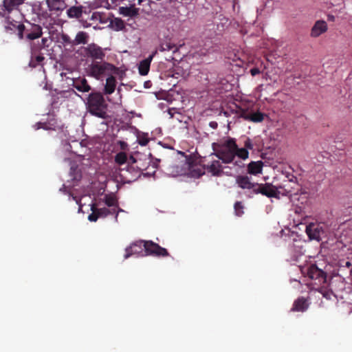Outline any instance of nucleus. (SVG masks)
I'll return each mask as SVG.
<instances>
[{"label":"nucleus","instance_id":"obj_1","mask_svg":"<svg viewBox=\"0 0 352 352\" xmlns=\"http://www.w3.org/2000/svg\"><path fill=\"white\" fill-rule=\"evenodd\" d=\"M302 272L306 276L312 280L311 283L317 286L314 288L323 295L324 297L329 298L330 293L327 289V273L320 269L316 264H311L307 267H304Z\"/></svg>","mask_w":352,"mask_h":352},{"label":"nucleus","instance_id":"obj_2","mask_svg":"<svg viewBox=\"0 0 352 352\" xmlns=\"http://www.w3.org/2000/svg\"><path fill=\"white\" fill-rule=\"evenodd\" d=\"M86 106L91 115L102 119L107 118V104L100 93H91L87 97Z\"/></svg>","mask_w":352,"mask_h":352},{"label":"nucleus","instance_id":"obj_3","mask_svg":"<svg viewBox=\"0 0 352 352\" xmlns=\"http://www.w3.org/2000/svg\"><path fill=\"white\" fill-rule=\"evenodd\" d=\"M236 148V143L234 138H228L223 144L219 146L214 153H211L209 157L216 156L224 164H230L234 160V149Z\"/></svg>","mask_w":352,"mask_h":352},{"label":"nucleus","instance_id":"obj_4","mask_svg":"<svg viewBox=\"0 0 352 352\" xmlns=\"http://www.w3.org/2000/svg\"><path fill=\"white\" fill-rule=\"evenodd\" d=\"M282 187L275 186L271 183L258 184L255 188L254 192H250L247 195L248 198H252L254 195L261 194L269 198H279L280 191L279 189Z\"/></svg>","mask_w":352,"mask_h":352},{"label":"nucleus","instance_id":"obj_5","mask_svg":"<svg viewBox=\"0 0 352 352\" xmlns=\"http://www.w3.org/2000/svg\"><path fill=\"white\" fill-rule=\"evenodd\" d=\"M116 69L115 66L107 62H94L89 66L90 75L97 79L106 74H111Z\"/></svg>","mask_w":352,"mask_h":352},{"label":"nucleus","instance_id":"obj_6","mask_svg":"<svg viewBox=\"0 0 352 352\" xmlns=\"http://www.w3.org/2000/svg\"><path fill=\"white\" fill-rule=\"evenodd\" d=\"M144 252L146 256L155 257H167L169 256V253L166 248L161 247L153 241H146L144 242Z\"/></svg>","mask_w":352,"mask_h":352},{"label":"nucleus","instance_id":"obj_7","mask_svg":"<svg viewBox=\"0 0 352 352\" xmlns=\"http://www.w3.org/2000/svg\"><path fill=\"white\" fill-rule=\"evenodd\" d=\"M305 232L311 240L320 241L325 235V225L322 223H310L306 226Z\"/></svg>","mask_w":352,"mask_h":352},{"label":"nucleus","instance_id":"obj_8","mask_svg":"<svg viewBox=\"0 0 352 352\" xmlns=\"http://www.w3.org/2000/svg\"><path fill=\"white\" fill-rule=\"evenodd\" d=\"M202 162L204 168L206 170L210 173L212 176L219 177L223 173V167L219 160H214L213 157H204Z\"/></svg>","mask_w":352,"mask_h":352},{"label":"nucleus","instance_id":"obj_9","mask_svg":"<svg viewBox=\"0 0 352 352\" xmlns=\"http://www.w3.org/2000/svg\"><path fill=\"white\" fill-rule=\"evenodd\" d=\"M145 241H146L144 240H139L132 243L125 249L126 253L124 256V258L126 259L133 255H137L138 256H146L144 252Z\"/></svg>","mask_w":352,"mask_h":352},{"label":"nucleus","instance_id":"obj_10","mask_svg":"<svg viewBox=\"0 0 352 352\" xmlns=\"http://www.w3.org/2000/svg\"><path fill=\"white\" fill-rule=\"evenodd\" d=\"M85 52L87 57L94 60H102L105 56V53L102 48L95 43L88 45L87 47H85Z\"/></svg>","mask_w":352,"mask_h":352},{"label":"nucleus","instance_id":"obj_11","mask_svg":"<svg viewBox=\"0 0 352 352\" xmlns=\"http://www.w3.org/2000/svg\"><path fill=\"white\" fill-rule=\"evenodd\" d=\"M236 183L242 189L248 190L246 195L250 192H254L257 186V182H252L251 177L248 175H238L236 177Z\"/></svg>","mask_w":352,"mask_h":352},{"label":"nucleus","instance_id":"obj_12","mask_svg":"<svg viewBox=\"0 0 352 352\" xmlns=\"http://www.w3.org/2000/svg\"><path fill=\"white\" fill-rule=\"evenodd\" d=\"M239 118L252 122H261L264 119V114L258 111L256 113L250 112L248 109L240 108L237 111Z\"/></svg>","mask_w":352,"mask_h":352},{"label":"nucleus","instance_id":"obj_13","mask_svg":"<svg viewBox=\"0 0 352 352\" xmlns=\"http://www.w3.org/2000/svg\"><path fill=\"white\" fill-rule=\"evenodd\" d=\"M42 28L39 25L30 23L29 27L26 29V38L29 40L38 38L42 36Z\"/></svg>","mask_w":352,"mask_h":352},{"label":"nucleus","instance_id":"obj_14","mask_svg":"<svg viewBox=\"0 0 352 352\" xmlns=\"http://www.w3.org/2000/svg\"><path fill=\"white\" fill-rule=\"evenodd\" d=\"M72 86L80 92H89L91 90V86L84 77L73 78Z\"/></svg>","mask_w":352,"mask_h":352},{"label":"nucleus","instance_id":"obj_15","mask_svg":"<svg viewBox=\"0 0 352 352\" xmlns=\"http://www.w3.org/2000/svg\"><path fill=\"white\" fill-rule=\"evenodd\" d=\"M327 31V24L323 20L316 21L311 30V36L312 37H318L322 34Z\"/></svg>","mask_w":352,"mask_h":352},{"label":"nucleus","instance_id":"obj_16","mask_svg":"<svg viewBox=\"0 0 352 352\" xmlns=\"http://www.w3.org/2000/svg\"><path fill=\"white\" fill-rule=\"evenodd\" d=\"M156 53L157 52L155 51L152 54H151L148 58L140 62L138 70L140 75L146 76L148 74L150 69L151 63Z\"/></svg>","mask_w":352,"mask_h":352},{"label":"nucleus","instance_id":"obj_17","mask_svg":"<svg viewBox=\"0 0 352 352\" xmlns=\"http://www.w3.org/2000/svg\"><path fill=\"white\" fill-rule=\"evenodd\" d=\"M135 3H133L130 6L120 7V13L125 16H136L139 14V9L135 8Z\"/></svg>","mask_w":352,"mask_h":352},{"label":"nucleus","instance_id":"obj_18","mask_svg":"<svg viewBox=\"0 0 352 352\" xmlns=\"http://www.w3.org/2000/svg\"><path fill=\"white\" fill-rule=\"evenodd\" d=\"M25 0H3V6L4 11L10 13L13 10L23 3Z\"/></svg>","mask_w":352,"mask_h":352},{"label":"nucleus","instance_id":"obj_19","mask_svg":"<svg viewBox=\"0 0 352 352\" xmlns=\"http://www.w3.org/2000/svg\"><path fill=\"white\" fill-rule=\"evenodd\" d=\"M263 163L261 161L251 162L248 166V172L252 175H257L262 172Z\"/></svg>","mask_w":352,"mask_h":352},{"label":"nucleus","instance_id":"obj_20","mask_svg":"<svg viewBox=\"0 0 352 352\" xmlns=\"http://www.w3.org/2000/svg\"><path fill=\"white\" fill-rule=\"evenodd\" d=\"M47 3L50 10H63L66 6L63 0H47Z\"/></svg>","mask_w":352,"mask_h":352},{"label":"nucleus","instance_id":"obj_21","mask_svg":"<svg viewBox=\"0 0 352 352\" xmlns=\"http://www.w3.org/2000/svg\"><path fill=\"white\" fill-rule=\"evenodd\" d=\"M116 86V78L113 76H109L106 80V84L104 86V94H111L114 92Z\"/></svg>","mask_w":352,"mask_h":352},{"label":"nucleus","instance_id":"obj_22","mask_svg":"<svg viewBox=\"0 0 352 352\" xmlns=\"http://www.w3.org/2000/svg\"><path fill=\"white\" fill-rule=\"evenodd\" d=\"M32 56L29 63V65L32 68H35L44 60L45 58L42 54L36 55V50L34 47H32Z\"/></svg>","mask_w":352,"mask_h":352},{"label":"nucleus","instance_id":"obj_23","mask_svg":"<svg viewBox=\"0 0 352 352\" xmlns=\"http://www.w3.org/2000/svg\"><path fill=\"white\" fill-rule=\"evenodd\" d=\"M67 14L69 18L78 19L82 16V6H72L67 10Z\"/></svg>","mask_w":352,"mask_h":352},{"label":"nucleus","instance_id":"obj_24","mask_svg":"<svg viewBox=\"0 0 352 352\" xmlns=\"http://www.w3.org/2000/svg\"><path fill=\"white\" fill-rule=\"evenodd\" d=\"M309 300V297H299L297 300L294 301L293 308H307L310 305Z\"/></svg>","mask_w":352,"mask_h":352},{"label":"nucleus","instance_id":"obj_25","mask_svg":"<svg viewBox=\"0 0 352 352\" xmlns=\"http://www.w3.org/2000/svg\"><path fill=\"white\" fill-rule=\"evenodd\" d=\"M0 15L5 16L4 23H5V28L7 31L9 30H13L14 28H17V22L14 20H11L10 17L9 16H6V14H1L0 12Z\"/></svg>","mask_w":352,"mask_h":352},{"label":"nucleus","instance_id":"obj_26","mask_svg":"<svg viewBox=\"0 0 352 352\" xmlns=\"http://www.w3.org/2000/svg\"><path fill=\"white\" fill-rule=\"evenodd\" d=\"M96 210L99 215V217H106L111 214H116V220H118V211H116L115 208L111 210L107 208H98L96 207Z\"/></svg>","mask_w":352,"mask_h":352},{"label":"nucleus","instance_id":"obj_27","mask_svg":"<svg viewBox=\"0 0 352 352\" xmlns=\"http://www.w3.org/2000/svg\"><path fill=\"white\" fill-rule=\"evenodd\" d=\"M161 51H173V53L178 50L177 46L170 41L162 42L160 45Z\"/></svg>","mask_w":352,"mask_h":352},{"label":"nucleus","instance_id":"obj_28","mask_svg":"<svg viewBox=\"0 0 352 352\" xmlns=\"http://www.w3.org/2000/svg\"><path fill=\"white\" fill-rule=\"evenodd\" d=\"M236 156L241 160H246L249 157V152L246 148H239L236 145V148L234 149V157Z\"/></svg>","mask_w":352,"mask_h":352},{"label":"nucleus","instance_id":"obj_29","mask_svg":"<svg viewBox=\"0 0 352 352\" xmlns=\"http://www.w3.org/2000/svg\"><path fill=\"white\" fill-rule=\"evenodd\" d=\"M114 160L119 166L124 164L127 161V155L125 152H119L116 155Z\"/></svg>","mask_w":352,"mask_h":352},{"label":"nucleus","instance_id":"obj_30","mask_svg":"<svg viewBox=\"0 0 352 352\" xmlns=\"http://www.w3.org/2000/svg\"><path fill=\"white\" fill-rule=\"evenodd\" d=\"M88 40V35L85 32H79L76 36L75 42L76 44H86Z\"/></svg>","mask_w":352,"mask_h":352},{"label":"nucleus","instance_id":"obj_31","mask_svg":"<svg viewBox=\"0 0 352 352\" xmlns=\"http://www.w3.org/2000/svg\"><path fill=\"white\" fill-rule=\"evenodd\" d=\"M104 203L109 207L118 206V201H117L116 199L112 195H105Z\"/></svg>","mask_w":352,"mask_h":352},{"label":"nucleus","instance_id":"obj_32","mask_svg":"<svg viewBox=\"0 0 352 352\" xmlns=\"http://www.w3.org/2000/svg\"><path fill=\"white\" fill-rule=\"evenodd\" d=\"M91 213L88 216V219L90 221H96L99 218V215L98 214V212L96 210V204H92L91 206Z\"/></svg>","mask_w":352,"mask_h":352},{"label":"nucleus","instance_id":"obj_33","mask_svg":"<svg viewBox=\"0 0 352 352\" xmlns=\"http://www.w3.org/2000/svg\"><path fill=\"white\" fill-rule=\"evenodd\" d=\"M243 208L244 207L241 201H236L234 206V212L236 215L239 217L241 216L244 213Z\"/></svg>","mask_w":352,"mask_h":352},{"label":"nucleus","instance_id":"obj_34","mask_svg":"<svg viewBox=\"0 0 352 352\" xmlns=\"http://www.w3.org/2000/svg\"><path fill=\"white\" fill-rule=\"evenodd\" d=\"M16 29L18 30V36H19V38L23 39L24 37L23 36L24 32H26L27 28L23 24H19L17 25Z\"/></svg>","mask_w":352,"mask_h":352},{"label":"nucleus","instance_id":"obj_35","mask_svg":"<svg viewBox=\"0 0 352 352\" xmlns=\"http://www.w3.org/2000/svg\"><path fill=\"white\" fill-rule=\"evenodd\" d=\"M117 30H121L124 28V24L121 19H116L113 24Z\"/></svg>","mask_w":352,"mask_h":352},{"label":"nucleus","instance_id":"obj_36","mask_svg":"<svg viewBox=\"0 0 352 352\" xmlns=\"http://www.w3.org/2000/svg\"><path fill=\"white\" fill-rule=\"evenodd\" d=\"M149 142V139L146 136H140L138 138V143L141 146H146Z\"/></svg>","mask_w":352,"mask_h":352},{"label":"nucleus","instance_id":"obj_37","mask_svg":"<svg viewBox=\"0 0 352 352\" xmlns=\"http://www.w3.org/2000/svg\"><path fill=\"white\" fill-rule=\"evenodd\" d=\"M244 148L248 149H252L253 148V144L252 142V140L250 138H247L246 140L244 142Z\"/></svg>","mask_w":352,"mask_h":352},{"label":"nucleus","instance_id":"obj_38","mask_svg":"<svg viewBox=\"0 0 352 352\" xmlns=\"http://www.w3.org/2000/svg\"><path fill=\"white\" fill-rule=\"evenodd\" d=\"M118 144L120 146V148L122 151H125L128 149V144L126 142L120 140L118 142Z\"/></svg>","mask_w":352,"mask_h":352},{"label":"nucleus","instance_id":"obj_39","mask_svg":"<svg viewBox=\"0 0 352 352\" xmlns=\"http://www.w3.org/2000/svg\"><path fill=\"white\" fill-rule=\"evenodd\" d=\"M250 74H251V75H252V76H256V75H257V74H260V73H261V71H260V69H259L258 68H257V67H253V68H252V69H250Z\"/></svg>","mask_w":352,"mask_h":352},{"label":"nucleus","instance_id":"obj_40","mask_svg":"<svg viewBox=\"0 0 352 352\" xmlns=\"http://www.w3.org/2000/svg\"><path fill=\"white\" fill-rule=\"evenodd\" d=\"M209 126H210L211 128H212V129H217V126H218V124H217V122L212 121V122H210L209 123Z\"/></svg>","mask_w":352,"mask_h":352},{"label":"nucleus","instance_id":"obj_41","mask_svg":"<svg viewBox=\"0 0 352 352\" xmlns=\"http://www.w3.org/2000/svg\"><path fill=\"white\" fill-rule=\"evenodd\" d=\"M287 177L289 182H294L296 179V177H294L293 175H291L290 176L288 175Z\"/></svg>","mask_w":352,"mask_h":352},{"label":"nucleus","instance_id":"obj_42","mask_svg":"<svg viewBox=\"0 0 352 352\" xmlns=\"http://www.w3.org/2000/svg\"><path fill=\"white\" fill-rule=\"evenodd\" d=\"M98 16H100L99 12H94L91 16V19H98Z\"/></svg>","mask_w":352,"mask_h":352},{"label":"nucleus","instance_id":"obj_43","mask_svg":"<svg viewBox=\"0 0 352 352\" xmlns=\"http://www.w3.org/2000/svg\"><path fill=\"white\" fill-rule=\"evenodd\" d=\"M344 266H345L346 267H348V268H349V267H350L351 266V262H349V261H346V262L345 263V265H344Z\"/></svg>","mask_w":352,"mask_h":352},{"label":"nucleus","instance_id":"obj_44","mask_svg":"<svg viewBox=\"0 0 352 352\" xmlns=\"http://www.w3.org/2000/svg\"><path fill=\"white\" fill-rule=\"evenodd\" d=\"M328 19L330 21H334V16L333 15H328Z\"/></svg>","mask_w":352,"mask_h":352},{"label":"nucleus","instance_id":"obj_45","mask_svg":"<svg viewBox=\"0 0 352 352\" xmlns=\"http://www.w3.org/2000/svg\"><path fill=\"white\" fill-rule=\"evenodd\" d=\"M42 43H43V45H45V43L47 42V38H42Z\"/></svg>","mask_w":352,"mask_h":352},{"label":"nucleus","instance_id":"obj_46","mask_svg":"<svg viewBox=\"0 0 352 352\" xmlns=\"http://www.w3.org/2000/svg\"><path fill=\"white\" fill-rule=\"evenodd\" d=\"M65 188H66L65 186L63 185V187L60 189V190L65 192Z\"/></svg>","mask_w":352,"mask_h":352},{"label":"nucleus","instance_id":"obj_47","mask_svg":"<svg viewBox=\"0 0 352 352\" xmlns=\"http://www.w3.org/2000/svg\"><path fill=\"white\" fill-rule=\"evenodd\" d=\"M80 175H79V177L76 175V176H75V177H74V179H80Z\"/></svg>","mask_w":352,"mask_h":352},{"label":"nucleus","instance_id":"obj_48","mask_svg":"<svg viewBox=\"0 0 352 352\" xmlns=\"http://www.w3.org/2000/svg\"><path fill=\"white\" fill-rule=\"evenodd\" d=\"M168 113H169V114L170 115V117L172 118L173 116V114H172V113H171V110H169V111H168Z\"/></svg>","mask_w":352,"mask_h":352},{"label":"nucleus","instance_id":"obj_49","mask_svg":"<svg viewBox=\"0 0 352 352\" xmlns=\"http://www.w3.org/2000/svg\"><path fill=\"white\" fill-rule=\"evenodd\" d=\"M234 164H235V165H237V166H240V165H239V162H238L237 161H236V162H234Z\"/></svg>","mask_w":352,"mask_h":352},{"label":"nucleus","instance_id":"obj_50","mask_svg":"<svg viewBox=\"0 0 352 352\" xmlns=\"http://www.w3.org/2000/svg\"><path fill=\"white\" fill-rule=\"evenodd\" d=\"M38 125H43V124L41 123V122H38L37 123Z\"/></svg>","mask_w":352,"mask_h":352},{"label":"nucleus","instance_id":"obj_51","mask_svg":"<svg viewBox=\"0 0 352 352\" xmlns=\"http://www.w3.org/2000/svg\"><path fill=\"white\" fill-rule=\"evenodd\" d=\"M350 274L352 276V268L350 270Z\"/></svg>","mask_w":352,"mask_h":352},{"label":"nucleus","instance_id":"obj_52","mask_svg":"<svg viewBox=\"0 0 352 352\" xmlns=\"http://www.w3.org/2000/svg\"><path fill=\"white\" fill-rule=\"evenodd\" d=\"M154 164H155V168H157V163H154Z\"/></svg>","mask_w":352,"mask_h":352},{"label":"nucleus","instance_id":"obj_53","mask_svg":"<svg viewBox=\"0 0 352 352\" xmlns=\"http://www.w3.org/2000/svg\"><path fill=\"white\" fill-rule=\"evenodd\" d=\"M297 311H299L300 309H296ZM301 311H304L305 309H300Z\"/></svg>","mask_w":352,"mask_h":352}]
</instances>
